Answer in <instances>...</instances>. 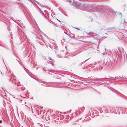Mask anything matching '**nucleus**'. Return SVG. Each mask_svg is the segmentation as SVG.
Here are the masks:
<instances>
[{"mask_svg": "<svg viewBox=\"0 0 127 127\" xmlns=\"http://www.w3.org/2000/svg\"><path fill=\"white\" fill-rule=\"evenodd\" d=\"M74 1L73 3L76 6L80 7L84 6L83 2L80 0H77L76 1Z\"/></svg>", "mask_w": 127, "mask_h": 127, "instance_id": "obj_1", "label": "nucleus"}, {"mask_svg": "<svg viewBox=\"0 0 127 127\" xmlns=\"http://www.w3.org/2000/svg\"><path fill=\"white\" fill-rule=\"evenodd\" d=\"M1 122H2V121H1L0 120V123H1Z\"/></svg>", "mask_w": 127, "mask_h": 127, "instance_id": "obj_2", "label": "nucleus"}]
</instances>
